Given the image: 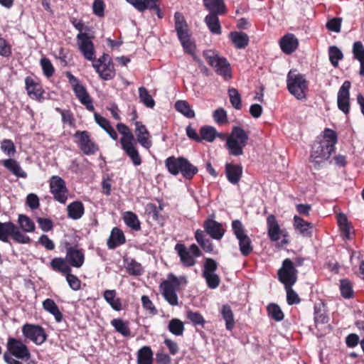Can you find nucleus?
Wrapping results in <instances>:
<instances>
[{
    "instance_id": "obj_1",
    "label": "nucleus",
    "mask_w": 364,
    "mask_h": 364,
    "mask_svg": "<svg viewBox=\"0 0 364 364\" xmlns=\"http://www.w3.org/2000/svg\"><path fill=\"white\" fill-rule=\"evenodd\" d=\"M174 20L177 36L183 50L185 52L193 55L196 50V45L191 38V33L184 16L182 14L176 12L174 14Z\"/></svg>"
},
{
    "instance_id": "obj_2",
    "label": "nucleus",
    "mask_w": 364,
    "mask_h": 364,
    "mask_svg": "<svg viewBox=\"0 0 364 364\" xmlns=\"http://www.w3.org/2000/svg\"><path fill=\"white\" fill-rule=\"evenodd\" d=\"M248 134L240 127H234L226 139V146L229 154L235 156L243 154V149L247 144Z\"/></svg>"
},
{
    "instance_id": "obj_3",
    "label": "nucleus",
    "mask_w": 364,
    "mask_h": 364,
    "mask_svg": "<svg viewBox=\"0 0 364 364\" xmlns=\"http://www.w3.org/2000/svg\"><path fill=\"white\" fill-rule=\"evenodd\" d=\"M287 81L288 90L292 95L300 100L306 98L304 92L307 87V82L304 75L290 70Z\"/></svg>"
},
{
    "instance_id": "obj_4",
    "label": "nucleus",
    "mask_w": 364,
    "mask_h": 364,
    "mask_svg": "<svg viewBox=\"0 0 364 364\" xmlns=\"http://www.w3.org/2000/svg\"><path fill=\"white\" fill-rule=\"evenodd\" d=\"M208 64L215 68V72L225 80L231 77L230 66L225 58L219 56L213 50H209L203 53Z\"/></svg>"
},
{
    "instance_id": "obj_5",
    "label": "nucleus",
    "mask_w": 364,
    "mask_h": 364,
    "mask_svg": "<svg viewBox=\"0 0 364 364\" xmlns=\"http://www.w3.org/2000/svg\"><path fill=\"white\" fill-rule=\"evenodd\" d=\"M232 228L236 238L239 241L241 254L243 256H247L252 252L253 247L250 238L245 232L243 225L239 220H235L232 222Z\"/></svg>"
},
{
    "instance_id": "obj_6",
    "label": "nucleus",
    "mask_w": 364,
    "mask_h": 364,
    "mask_svg": "<svg viewBox=\"0 0 364 364\" xmlns=\"http://www.w3.org/2000/svg\"><path fill=\"white\" fill-rule=\"evenodd\" d=\"M297 270L290 259H285L278 271V279L284 287L293 286L297 280Z\"/></svg>"
},
{
    "instance_id": "obj_7",
    "label": "nucleus",
    "mask_w": 364,
    "mask_h": 364,
    "mask_svg": "<svg viewBox=\"0 0 364 364\" xmlns=\"http://www.w3.org/2000/svg\"><path fill=\"white\" fill-rule=\"evenodd\" d=\"M334 151L326 142L316 141L311 149V161L317 166L328 160Z\"/></svg>"
},
{
    "instance_id": "obj_8",
    "label": "nucleus",
    "mask_w": 364,
    "mask_h": 364,
    "mask_svg": "<svg viewBox=\"0 0 364 364\" xmlns=\"http://www.w3.org/2000/svg\"><path fill=\"white\" fill-rule=\"evenodd\" d=\"M49 185L54 199L65 204L68 199V189L65 181L58 176H53L50 179Z\"/></svg>"
},
{
    "instance_id": "obj_9",
    "label": "nucleus",
    "mask_w": 364,
    "mask_h": 364,
    "mask_svg": "<svg viewBox=\"0 0 364 364\" xmlns=\"http://www.w3.org/2000/svg\"><path fill=\"white\" fill-rule=\"evenodd\" d=\"M218 268L217 262L211 258L205 259L203 271V277L210 289H216L220 282L219 276L215 273Z\"/></svg>"
},
{
    "instance_id": "obj_10",
    "label": "nucleus",
    "mask_w": 364,
    "mask_h": 364,
    "mask_svg": "<svg viewBox=\"0 0 364 364\" xmlns=\"http://www.w3.org/2000/svg\"><path fill=\"white\" fill-rule=\"evenodd\" d=\"M74 137L77 139L79 148L85 155L95 154L99 150L97 144L91 139L87 131H77Z\"/></svg>"
},
{
    "instance_id": "obj_11",
    "label": "nucleus",
    "mask_w": 364,
    "mask_h": 364,
    "mask_svg": "<svg viewBox=\"0 0 364 364\" xmlns=\"http://www.w3.org/2000/svg\"><path fill=\"white\" fill-rule=\"evenodd\" d=\"M23 336L36 345H41L46 340V334L43 328L38 325L26 323L22 327Z\"/></svg>"
},
{
    "instance_id": "obj_12",
    "label": "nucleus",
    "mask_w": 364,
    "mask_h": 364,
    "mask_svg": "<svg viewBox=\"0 0 364 364\" xmlns=\"http://www.w3.org/2000/svg\"><path fill=\"white\" fill-rule=\"evenodd\" d=\"M7 348L9 353L22 360H28L31 358L28 347L23 342L16 338H10L8 339Z\"/></svg>"
},
{
    "instance_id": "obj_13",
    "label": "nucleus",
    "mask_w": 364,
    "mask_h": 364,
    "mask_svg": "<svg viewBox=\"0 0 364 364\" xmlns=\"http://www.w3.org/2000/svg\"><path fill=\"white\" fill-rule=\"evenodd\" d=\"M77 40L79 50L84 58L87 60H94L95 54L94 45L88 35L85 33H79Z\"/></svg>"
},
{
    "instance_id": "obj_14",
    "label": "nucleus",
    "mask_w": 364,
    "mask_h": 364,
    "mask_svg": "<svg viewBox=\"0 0 364 364\" xmlns=\"http://www.w3.org/2000/svg\"><path fill=\"white\" fill-rule=\"evenodd\" d=\"M350 81H345L340 87L337 96L338 107L346 114H348L350 110Z\"/></svg>"
},
{
    "instance_id": "obj_15",
    "label": "nucleus",
    "mask_w": 364,
    "mask_h": 364,
    "mask_svg": "<svg viewBox=\"0 0 364 364\" xmlns=\"http://www.w3.org/2000/svg\"><path fill=\"white\" fill-rule=\"evenodd\" d=\"M293 228L297 234L309 238L313 235L314 225L313 223L304 220L301 216L295 215L293 218Z\"/></svg>"
},
{
    "instance_id": "obj_16",
    "label": "nucleus",
    "mask_w": 364,
    "mask_h": 364,
    "mask_svg": "<svg viewBox=\"0 0 364 364\" xmlns=\"http://www.w3.org/2000/svg\"><path fill=\"white\" fill-rule=\"evenodd\" d=\"M203 228L205 232L214 240H221L225 234V229L222 224L213 219L206 220L204 222Z\"/></svg>"
},
{
    "instance_id": "obj_17",
    "label": "nucleus",
    "mask_w": 364,
    "mask_h": 364,
    "mask_svg": "<svg viewBox=\"0 0 364 364\" xmlns=\"http://www.w3.org/2000/svg\"><path fill=\"white\" fill-rule=\"evenodd\" d=\"M135 133L137 138V141L144 148L149 149L152 146V142L150 140L151 135L146 128V127L140 122L135 123Z\"/></svg>"
},
{
    "instance_id": "obj_18",
    "label": "nucleus",
    "mask_w": 364,
    "mask_h": 364,
    "mask_svg": "<svg viewBox=\"0 0 364 364\" xmlns=\"http://www.w3.org/2000/svg\"><path fill=\"white\" fill-rule=\"evenodd\" d=\"M74 92L80 102L86 107L89 111H93L95 107L92 101L88 95L85 87L82 84H77L73 87Z\"/></svg>"
},
{
    "instance_id": "obj_19",
    "label": "nucleus",
    "mask_w": 364,
    "mask_h": 364,
    "mask_svg": "<svg viewBox=\"0 0 364 364\" xmlns=\"http://www.w3.org/2000/svg\"><path fill=\"white\" fill-rule=\"evenodd\" d=\"M279 45L284 53L291 54L297 48L299 41L294 34L288 33L281 38Z\"/></svg>"
},
{
    "instance_id": "obj_20",
    "label": "nucleus",
    "mask_w": 364,
    "mask_h": 364,
    "mask_svg": "<svg viewBox=\"0 0 364 364\" xmlns=\"http://www.w3.org/2000/svg\"><path fill=\"white\" fill-rule=\"evenodd\" d=\"M160 289L165 300L171 306H177L178 299L176 294V289L172 288L168 282H162Z\"/></svg>"
},
{
    "instance_id": "obj_21",
    "label": "nucleus",
    "mask_w": 364,
    "mask_h": 364,
    "mask_svg": "<svg viewBox=\"0 0 364 364\" xmlns=\"http://www.w3.org/2000/svg\"><path fill=\"white\" fill-rule=\"evenodd\" d=\"M225 173L230 183L233 185L237 184L242 174V167L240 165L226 164Z\"/></svg>"
},
{
    "instance_id": "obj_22",
    "label": "nucleus",
    "mask_w": 364,
    "mask_h": 364,
    "mask_svg": "<svg viewBox=\"0 0 364 364\" xmlns=\"http://www.w3.org/2000/svg\"><path fill=\"white\" fill-rule=\"evenodd\" d=\"M66 260L73 267L78 268L84 263V255L80 250L70 247L67 250Z\"/></svg>"
},
{
    "instance_id": "obj_23",
    "label": "nucleus",
    "mask_w": 364,
    "mask_h": 364,
    "mask_svg": "<svg viewBox=\"0 0 364 364\" xmlns=\"http://www.w3.org/2000/svg\"><path fill=\"white\" fill-rule=\"evenodd\" d=\"M122 148L135 166H138L141 164L142 160L136 148V142L134 141L124 145L123 144Z\"/></svg>"
},
{
    "instance_id": "obj_24",
    "label": "nucleus",
    "mask_w": 364,
    "mask_h": 364,
    "mask_svg": "<svg viewBox=\"0 0 364 364\" xmlns=\"http://www.w3.org/2000/svg\"><path fill=\"white\" fill-rule=\"evenodd\" d=\"M175 250L180 257L181 261L184 266L192 267L196 264L195 257L190 254L187 247L183 244H177Z\"/></svg>"
},
{
    "instance_id": "obj_25",
    "label": "nucleus",
    "mask_w": 364,
    "mask_h": 364,
    "mask_svg": "<svg viewBox=\"0 0 364 364\" xmlns=\"http://www.w3.org/2000/svg\"><path fill=\"white\" fill-rule=\"evenodd\" d=\"M25 84L26 91L31 98L38 100L42 97L41 85L36 82L32 77H26L25 79Z\"/></svg>"
},
{
    "instance_id": "obj_26",
    "label": "nucleus",
    "mask_w": 364,
    "mask_h": 364,
    "mask_svg": "<svg viewBox=\"0 0 364 364\" xmlns=\"http://www.w3.org/2000/svg\"><path fill=\"white\" fill-rule=\"evenodd\" d=\"M124 242L125 237L123 232L117 228H114L107 242L109 249L113 250Z\"/></svg>"
},
{
    "instance_id": "obj_27",
    "label": "nucleus",
    "mask_w": 364,
    "mask_h": 364,
    "mask_svg": "<svg viewBox=\"0 0 364 364\" xmlns=\"http://www.w3.org/2000/svg\"><path fill=\"white\" fill-rule=\"evenodd\" d=\"M223 13H210L205 18V23H206L210 31L216 35L221 33V27L219 22L218 15L223 14Z\"/></svg>"
},
{
    "instance_id": "obj_28",
    "label": "nucleus",
    "mask_w": 364,
    "mask_h": 364,
    "mask_svg": "<svg viewBox=\"0 0 364 364\" xmlns=\"http://www.w3.org/2000/svg\"><path fill=\"white\" fill-rule=\"evenodd\" d=\"M268 235L272 241H277L280 237V227L274 215H270L267 219Z\"/></svg>"
},
{
    "instance_id": "obj_29",
    "label": "nucleus",
    "mask_w": 364,
    "mask_h": 364,
    "mask_svg": "<svg viewBox=\"0 0 364 364\" xmlns=\"http://www.w3.org/2000/svg\"><path fill=\"white\" fill-rule=\"evenodd\" d=\"M68 215L73 220H78L82 217L85 213V208L82 202L74 201L67 207Z\"/></svg>"
},
{
    "instance_id": "obj_30",
    "label": "nucleus",
    "mask_w": 364,
    "mask_h": 364,
    "mask_svg": "<svg viewBox=\"0 0 364 364\" xmlns=\"http://www.w3.org/2000/svg\"><path fill=\"white\" fill-rule=\"evenodd\" d=\"M183 157L170 156L165 161V166L168 172L173 175H178L181 170Z\"/></svg>"
},
{
    "instance_id": "obj_31",
    "label": "nucleus",
    "mask_w": 364,
    "mask_h": 364,
    "mask_svg": "<svg viewBox=\"0 0 364 364\" xmlns=\"http://www.w3.org/2000/svg\"><path fill=\"white\" fill-rule=\"evenodd\" d=\"M3 165L16 176L23 178L27 177V173L21 168L18 162L13 159L4 160Z\"/></svg>"
},
{
    "instance_id": "obj_32",
    "label": "nucleus",
    "mask_w": 364,
    "mask_h": 364,
    "mask_svg": "<svg viewBox=\"0 0 364 364\" xmlns=\"http://www.w3.org/2000/svg\"><path fill=\"white\" fill-rule=\"evenodd\" d=\"M43 307L46 311H48L55 317V319L58 323L62 321L63 314L60 311L57 304L53 299H46V300H44L43 301Z\"/></svg>"
},
{
    "instance_id": "obj_33",
    "label": "nucleus",
    "mask_w": 364,
    "mask_h": 364,
    "mask_svg": "<svg viewBox=\"0 0 364 364\" xmlns=\"http://www.w3.org/2000/svg\"><path fill=\"white\" fill-rule=\"evenodd\" d=\"M117 292L115 290H105L103 294L105 300L115 311H119L122 309L120 299L116 298Z\"/></svg>"
},
{
    "instance_id": "obj_34",
    "label": "nucleus",
    "mask_w": 364,
    "mask_h": 364,
    "mask_svg": "<svg viewBox=\"0 0 364 364\" xmlns=\"http://www.w3.org/2000/svg\"><path fill=\"white\" fill-rule=\"evenodd\" d=\"M230 37L235 46L238 49L245 48L249 43L248 36L242 32H231Z\"/></svg>"
},
{
    "instance_id": "obj_35",
    "label": "nucleus",
    "mask_w": 364,
    "mask_h": 364,
    "mask_svg": "<svg viewBox=\"0 0 364 364\" xmlns=\"http://www.w3.org/2000/svg\"><path fill=\"white\" fill-rule=\"evenodd\" d=\"M203 4L210 13H225V11L224 0H203Z\"/></svg>"
},
{
    "instance_id": "obj_36",
    "label": "nucleus",
    "mask_w": 364,
    "mask_h": 364,
    "mask_svg": "<svg viewBox=\"0 0 364 364\" xmlns=\"http://www.w3.org/2000/svg\"><path fill=\"white\" fill-rule=\"evenodd\" d=\"M153 353L148 346H144L139 350L137 354V364H152Z\"/></svg>"
},
{
    "instance_id": "obj_37",
    "label": "nucleus",
    "mask_w": 364,
    "mask_h": 364,
    "mask_svg": "<svg viewBox=\"0 0 364 364\" xmlns=\"http://www.w3.org/2000/svg\"><path fill=\"white\" fill-rule=\"evenodd\" d=\"M221 314L225 321V327L228 330H232L235 326L234 315L230 306L228 304L221 308Z\"/></svg>"
},
{
    "instance_id": "obj_38",
    "label": "nucleus",
    "mask_w": 364,
    "mask_h": 364,
    "mask_svg": "<svg viewBox=\"0 0 364 364\" xmlns=\"http://www.w3.org/2000/svg\"><path fill=\"white\" fill-rule=\"evenodd\" d=\"M112 326L114 328L116 331L119 333L124 336H129L131 331L129 326V323L121 318H114L111 321Z\"/></svg>"
},
{
    "instance_id": "obj_39",
    "label": "nucleus",
    "mask_w": 364,
    "mask_h": 364,
    "mask_svg": "<svg viewBox=\"0 0 364 364\" xmlns=\"http://www.w3.org/2000/svg\"><path fill=\"white\" fill-rule=\"evenodd\" d=\"M118 132L122 135L120 139L121 146L134 141V137L129 127L122 123H119L117 125Z\"/></svg>"
},
{
    "instance_id": "obj_40",
    "label": "nucleus",
    "mask_w": 364,
    "mask_h": 364,
    "mask_svg": "<svg viewBox=\"0 0 364 364\" xmlns=\"http://www.w3.org/2000/svg\"><path fill=\"white\" fill-rule=\"evenodd\" d=\"M181 173L186 179H191L197 173L198 168L189 162V161L185 158L183 159L182 167L181 168Z\"/></svg>"
},
{
    "instance_id": "obj_41",
    "label": "nucleus",
    "mask_w": 364,
    "mask_h": 364,
    "mask_svg": "<svg viewBox=\"0 0 364 364\" xmlns=\"http://www.w3.org/2000/svg\"><path fill=\"white\" fill-rule=\"evenodd\" d=\"M15 230V225L11 222H0V240L4 242L9 241V237L11 235L12 232Z\"/></svg>"
},
{
    "instance_id": "obj_42",
    "label": "nucleus",
    "mask_w": 364,
    "mask_h": 364,
    "mask_svg": "<svg viewBox=\"0 0 364 364\" xmlns=\"http://www.w3.org/2000/svg\"><path fill=\"white\" fill-rule=\"evenodd\" d=\"M176 109L187 118H193L195 112L190 105L185 100H178L175 103Z\"/></svg>"
},
{
    "instance_id": "obj_43",
    "label": "nucleus",
    "mask_w": 364,
    "mask_h": 364,
    "mask_svg": "<svg viewBox=\"0 0 364 364\" xmlns=\"http://www.w3.org/2000/svg\"><path fill=\"white\" fill-rule=\"evenodd\" d=\"M125 224L134 230H139L141 228L140 222L136 214L131 211L125 212L123 216Z\"/></svg>"
},
{
    "instance_id": "obj_44",
    "label": "nucleus",
    "mask_w": 364,
    "mask_h": 364,
    "mask_svg": "<svg viewBox=\"0 0 364 364\" xmlns=\"http://www.w3.org/2000/svg\"><path fill=\"white\" fill-rule=\"evenodd\" d=\"M200 138L201 141L205 140L208 142H213L215 137L219 135L216 129L211 126H203L200 129Z\"/></svg>"
},
{
    "instance_id": "obj_45",
    "label": "nucleus",
    "mask_w": 364,
    "mask_h": 364,
    "mask_svg": "<svg viewBox=\"0 0 364 364\" xmlns=\"http://www.w3.org/2000/svg\"><path fill=\"white\" fill-rule=\"evenodd\" d=\"M50 266L53 269L58 271L63 274H68L70 272V268L67 263V260L61 257H55L50 262Z\"/></svg>"
},
{
    "instance_id": "obj_46",
    "label": "nucleus",
    "mask_w": 364,
    "mask_h": 364,
    "mask_svg": "<svg viewBox=\"0 0 364 364\" xmlns=\"http://www.w3.org/2000/svg\"><path fill=\"white\" fill-rule=\"evenodd\" d=\"M168 331L176 336H182L184 331V324L178 318H173L168 326Z\"/></svg>"
},
{
    "instance_id": "obj_47",
    "label": "nucleus",
    "mask_w": 364,
    "mask_h": 364,
    "mask_svg": "<svg viewBox=\"0 0 364 364\" xmlns=\"http://www.w3.org/2000/svg\"><path fill=\"white\" fill-rule=\"evenodd\" d=\"M96 71L100 77L105 80H109L114 76L113 65L110 64L109 62L102 65V66L100 68L99 70H96Z\"/></svg>"
},
{
    "instance_id": "obj_48",
    "label": "nucleus",
    "mask_w": 364,
    "mask_h": 364,
    "mask_svg": "<svg viewBox=\"0 0 364 364\" xmlns=\"http://www.w3.org/2000/svg\"><path fill=\"white\" fill-rule=\"evenodd\" d=\"M18 223L24 232H32L35 230L34 223L25 215L21 214L18 215Z\"/></svg>"
},
{
    "instance_id": "obj_49",
    "label": "nucleus",
    "mask_w": 364,
    "mask_h": 364,
    "mask_svg": "<svg viewBox=\"0 0 364 364\" xmlns=\"http://www.w3.org/2000/svg\"><path fill=\"white\" fill-rule=\"evenodd\" d=\"M139 95L141 102L147 107L153 108L155 102L153 97L149 95L146 88L141 87L139 88Z\"/></svg>"
},
{
    "instance_id": "obj_50",
    "label": "nucleus",
    "mask_w": 364,
    "mask_h": 364,
    "mask_svg": "<svg viewBox=\"0 0 364 364\" xmlns=\"http://www.w3.org/2000/svg\"><path fill=\"white\" fill-rule=\"evenodd\" d=\"M340 291L343 297L350 299L353 296V286L350 282L347 279L340 281Z\"/></svg>"
},
{
    "instance_id": "obj_51",
    "label": "nucleus",
    "mask_w": 364,
    "mask_h": 364,
    "mask_svg": "<svg viewBox=\"0 0 364 364\" xmlns=\"http://www.w3.org/2000/svg\"><path fill=\"white\" fill-rule=\"evenodd\" d=\"M329 60L333 67H337L339 60L343 58L342 51L336 46H331L328 49Z\"/></svg>"
},
{
    "instance_id": "obj_52",
    "label": "nucleus",
    "mask_w": 364,
    "mask_h": 364,
    "mask_svg": "<svg viewBox=\"0 0 364 364\" xmlns=\"http://www.w3.org/2000/svg\"><path fill=\"white\" fill-rule=\"evenodd\" d=\"M321 142H326L331 148L335 150V145L337 143V135L336 132L330 129H326L323 134V139Z\"/></svg>"
},
{
    "instance_id": "obj_53",
    "label": "nucleus",
    "mask_w": 364,
    "mask_h": 364,
    "mask_svg": "<svg viewBox=\"0 0 364 364\" xmlns=\"http://www.w3.org/2000/svg\"><path fill=\"white\" fill-rule=\"evenodd\" d=\"M126 269L131 275L138 276L143 273V268L141 264L134 259L127 262Z\"/></svg>"
},
{
    "instance_id": "obj_54",
    "label": "nucleus",
    "mask_w": 364,
    "mask_h": 364,
    "mask_svg": "<svg viewBox=\"0 0 364 364\" xmlns=\"http://www.w3.org/2000/svg\"><path fill=\"white\" fill-rule=\"evenodd\" d=\"M267 311L269 315L277 321H282L284 318V314L277 304H269L267 306Z\"/></svg>"
},
{
    "instance_id": "obj_55",
    "label": "nucleus",
    "mask_w": 364,
    "mask_h": 364,
    "mask_svg": "<svg viewBox=\"0 0 364 364\" xmlns=\"http://www.w3.org/2000/svg\"><path fill=\"white\" fill-rule=\"evenodd\" d=\"M228 94L232 107L236 109H240L241 108V97L238 91L235 88H230Z\"/></svg>"
},
{
    "instance_id": "obj_56",
    "label": "nucleus",
    "mask_w": 364,
    "mask_h": 364,
    "mask_svg": "<svg viewBox=\"0 0 364 364\" xmlns=\"http://www.w3.org/2000/svg\"><path fill=\"white\" fill-rule=\"evenodd\" d=\"M284 287L287 291V301L288 304L293 305L299 304L300 302V299L296 292L292 289V286Z\"/></svg>"
},
{
    "instance_id": "obj_57",
    "label": "nucleus",
    "mask_w": 364,
    "mask_h": 364,
    "mask_svg": "<svg viewBox=\"0 0 364 364\" xmlns=\"http://www.w3.org/2000/svg\"><path fill=\"white\" fill-rule=\"evenodd\" d=\"M11 236L16 242L21 244L29 243L31 240L30 237L26 235L23 234V232H21L16 225L15 230L12 232Z\"/></svg>"
},
{
    "instance_id": "obj_58",
    "label": "nucleus",
    "mask_w": 364,
    "mask_h": 364,
    "mask_svg": "<svg viewBox=\"0 0 364 364\" xmlns=\"http://www.w3.org/2000/svg\"><path fill=\"white\" fill-rule=\"evenodd\" d=\"M41 65L42 67L43 74L46 77H49L53 75L54 73V68L49 59L46 58H41Z\"/></svg>"
},
{
    "instance_id": "obj_59",
    "label": "nucleus",
    "mask_w": 364,
    "mask_h": 364,
    "mask_svg": "<svg viewBox=\"0 0 364 364\" xmlns=\"http://www.w3.org/2000/svg\"><path fill=\"white\" fill-rule=\"evenodd\" d=\"M352 51L354 58L358 61L364 58V46L360 41H355L353 43Z\"/></svg>"
},
{
    "instance_id": "obj_60",
    "label": "nucleus",
    "mask_w": 364,
    "mask_h": 364,
    "mask_svg": "<svg viewBox=\"0 0 364 364\" xmlns=\"http://www.w3.org/2000/svg\"><path fill=\"white\" fill-rule=\"evenodd\" d=\"M186 316L190 320V321L193 323L195 326L203 325V323H205L204 318L198 312H193L191 311H188Z\"/></svg>"
},
{
    "instance_id": "obj_61",
    "label": "nucleus",
    "mask_w": 364,
    "mask_h": 364,
    "mask_svg": "<svg viewBox=\"0 0 364 364\" xmlns=\"http://www.w3.org/2000/svg\"><path fill=\"white\" fill-rule=\"evenodd\" d=\"M1 149L2 151L9 156L14 155L16 152V149L14 143L10 139H4L1 142Z\"/></svg>"
},
{
    "instance_id": "obj_62",
    "label": "nucleus",
    "mask_w": 364,
    "mask_h": 364,
    "mask_svg": "<svg viewBox=\"0 0 364 364\" xmlns=\"http://www.w3.org/2000/svg\"><path fill=\"white\" fill-rule=\"evenodd\" d=\"M341 21L342 20L340 18H333L326 23V28L330 31L339 33L341 31Z\"/></svg>"
},
{
    "instance_id": "obj_63",
    "label": "nucleus",
    "mask_w": 364,
    "mask_h": 364,
    "mask_svg": "<svg viewBox=\"0 0 364 364\" xmlns=\"http://www.w3.org/2000/svg\"><path fill=\"white\" fill-rule=\"evenodd\" d=\"M163 282H168L172 288L176 289L182 283L186 284L187 281L185 277L178 278L173 274H169L168 279Z\"/></svg>"
},
{
    "instance_id": "obj_64",
    "label": "nucleus",
    "mask_w": 364,
    "mask_h": 364,
    "mask_svg": "<svg viewBox=\"0 0 364 364\" xmlns=\"http://www.w3.org/2000/svg\"><path fill=\"white\" fill-rule=\"evenodd\" d=\"M66 280H67L70 287L73 290L77 291V290L80 289V281L76 276L68 273L66 274Z\"/></svg>"
}]
</instances>
